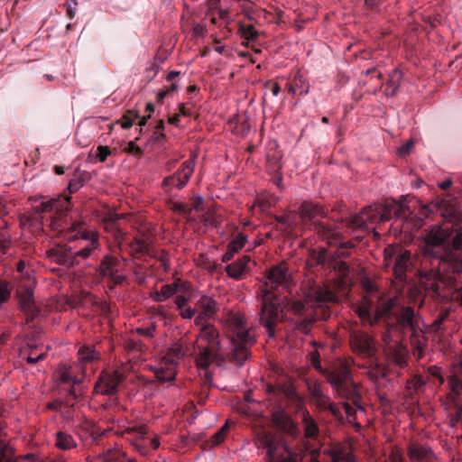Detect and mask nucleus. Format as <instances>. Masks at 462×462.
Wrapping results in <instances>:
<instances>
[{"label":"nucleus","mask_w":462,"mask_h":462,"mask_svg":"<svg viewBox=\"0 0 462 462\" xmlns=\"http://www.w3.org/2000/svg\"><path fill=\"white\" fill-rule=\"evenodd\" d=\"M55 445L62 450H69L77 447L73 436L68 432L60 430L55 433Z\"/></svg>","instance_id":"33"},{"label":"nucleus","mask_w":462,"mask_h":462,"mask_svg":"<svg viewBox=\"0 0 462 462\" xmlns=\"http://www.w3.org/2000/svg\"><path fill=\"white\" fill-rule=\"evenodd\" d=\"M308 296L314 303L312 310L300 300H291L287 303L288 310L300 317L294 328L304 334L309 333L315 321L329 319L331 311L328 304L336 301V295L332 291L319 285L313 286Z\"/></svg>","instance_id":"3"},{"label":"nucleus","mask_w":462,"mask_h":462,"mask_svg":"<svg viewBox=\"0 0 462 462\" xmlns=\"http://www.w3.org/2000/svg\"><path fill=\"white\" fill-rule=\"evenodd\" d=\"M267 280V284H271L272 287L273 285L287 286L291 280L288 264L282 262L278 265L272 266L268 271Z\"/></svg>","instance_id":"21"},{"label":"nucleus","mask_w":462,"mask_h":462,"mask_svg":"<svg viewBox=\"0 0 462 462\" xmlns=\"http://www.w3.org/2000/svg\"><path fill=\"white\" fill-rule=\"evenodd\" d=\"M279 306L280 300L277 293L270 290L263 291L259 305V322L267 328L269 337H274L275 326L280 319Z\"/></svg>","instance_id":"7"},{"label":"nucleus","mask_w":462,"mask_h":462,"mask_svg":"<svg viewBox=\"0 0 462 462\" xmlns=\"http://www.w3.org/2000/svg\"><path fill=\"white\" fill-rule=\"evenodd\" d=\"M384 351L389 360L400 368L407 365L408 350L402 341L393 339L390 334L383 335Z\"/></svg>","instance_id":"13"},{"label":"nucleus","mask_w":462,"mask_h":462,"mask_svg":"<svg viewBox=\"0 0 462 462\" xmlns=\"http://www.w3.org/2000/svg\"><path fill=\"white\" fill-rule=\"evenodd\" d=\"M447 422L451 428H456L458 423L462 422V404L460 401H457L456 398L453 402L446 406Z\"/></svg>","instance_id":"29"},{"label":"nucleus","mask_w":462,"mask_h":462,"mask_svg":"<svg viewBox=\"0 0 462 462\" xmlns=\"http://www.w3.org/2000/svg\"><path fill=\"white\" fill-rule=\"evenodd\" d=\"M197 339L203 340L208 346L221 348L219 332L215 325L200 328Z\"/></svg>","instance_id":"27"},{"label":"nucleus","mask_w":462,"mask_h":462,"mask_svg":"<svg viewBox=\"0 0 462 462\" xmlns=\"http://www.w3.org/2000/svg\"><path fill=\"white\" fill-rule=\"evenodd\" d=\"M209 319H214L213 318H208V316H205L202 313H199L197 317L195 318V325L197 327L203 328L205 326H214L213 324H210L208 322Z\"/></svg>","instance_id":"61"},{"label":"nucleus","mask_w":462,"mask_h":462,"mask_svg":"<svg viewBox=\"0 0 462 462\" xmlns=\"http://www.w3.org/2000/svg\"><path fill=\"white\" fill-rule=\"evenodd\" d=\"M442 216L447 223L434 225L424 231L423 259L416 275L432 298L462 306V282L447 281L441 273L442 265L455 259L454 252L462 250V227L459 226L462 210L447 202Z\"/></svg>","instance_id":"1"},{"label":"nucleus","mask_w":462,"mask_h":462,"mask_svg":"<svg viewBox=\"0 0 462 462\" xmlns=\"http://www.w3.org/2000/svg\"><path fill=\"white\" fill-rule=\"evenodd\" d=\"M157 326L155 323H152L146 328H136V333L138 335H142L147 338H152L154 337V332L156 331Z\"/></svg>","instance_id":"54"},{"label":"nucleus","mask_w":462,"mask_h":462,"mask_svg":"<svg viewBox=\"0 0 462 462\" xmlns=\"http://www.w3.org/2000/svg\"><path fill=\"white\" fill-rule=\"evenodd\" d=\"M138 139L139 138H136L135 141L127 143L125 147L124 148V152L127 154H134L137 157L142 156L143 154V151L135 143Z\"/></svg>","instance_id":"51"},{"label":"nucleus","mask_w":462,"mask_h":462,"mask_svg":"<svg viewBox=\"0 0 462 462\" xmlns=\"http://www.w3.org/2000/svg\"><path fill=\"white\" fill-rule=\"evenodd\" d=\"M110 154H111V150L108 148V146H105V145L97 146L96 157L101 162H105L107 156H109Z\"/></svg>","instance_id":"60"},{"label":"nucleus","mask_w":462,"mask_h":462,"mask_svg":"<svg viewBox=\"0 0 462 462\" xmlns=\"http://www.w3.org/2000/svg\"><path fill=\"white\" fill-rule=\"evenodd\" d=\"M246 236L243 234H238L233 240H231L227 245L230 251L237 253L243 249L245 245Z\"/></svg>","instance_id":"46"},{"label":"nucleus","mask_w":462,"mask_h":462,"mask_svg":"<svg viewBox=\"0 0 462 462\" xmlns=\"http://www.w3.org/2000/svg\"><path fill=\"white\" fill-rule=\"evenodd\" d=\"M299 214L300 219L304 223H308L310 221L312 228L314 229V223H318L319 221H314L313 218L317 217H326V214L324 209L316 203L311 201H303L300 207Z\"/></svg>","instance_id":"23"},{"label":"nucleus","mask_w":462,"mask_h":462,"mask_svg":"<svg viewBox=\"0 0 462 462\" xmlns=\"http://www.w3.org/2000/svg\"><path fill=\"white\" fill-rule=\"evenodd\" d=\"M308 390L312 398L323 397L321 383L318 381L308 382Z\"/></svg>","instance_id":"49"},{"label":"nucleus","mask_w":462,"mask_h":462,"mask_svg":"<svg viewBox=\"0 0 462 462\" xmlns=\"http://www.w3.org/2000/svg\"><path fill=\"white\" fill-rule=\"evenodd\" d=\"M304 433L308 438L317 437L319 434L318 425L314 423L312 420H309L307 424H305Z\"/></svg>","instance_id":"56"},{"label":"nucleus","mask_w":462,"mask_h":462,"mask_svg":"<svg viewBox=\"0 0 462 462\" xmlns=\"http://www.w3.org/2000/svg\"><path fill=\"white\" fill-rule=\"evenodd\" d=\"M130 254L138 260L147 261V258H157L165 272L170 269L169 255L164 250L155 251L149 240L144 237H134L127 243Z\"/></svg>","instance_id":"10"},{"label":"nucleus","mask_w":462,"mask_h":462,"mask_svg":"<svg viewBox=\"0 0 462 462\" xmlns=\"http://www.w3.org/2000/svg\"><path fill=\"white\" fill-rule=\"evenodd\" d=\"M386 323V331L384 334H390L393 331H415L421 328L420 317L414 312L411 307H402L401 310L394 311L389 317L383 318Z\"/></svg>","instance_id":"8"},{"label":"nucleus","mask_w":462,"mask_h":462,"mask_svg":"<svg viewBox=\"0 0 462 462\" xmlns=\"http://www.w3.org/2000/svg\"><path fill=\"white\" fill-rule=\"evenodd\" d=\"M328 410L331 412V414L335 418H337L340 420L343 418L341 409L339 406H337L332 402H328Z\"/></svg>","instance_id":"63"},{"label":"nucleus","mask_w":462,"mask_h":462,"mask_svg":"<svg viewBox=\"0 0 462 462\" xmlns=\"http://www.w3.org/2000/svg\"><path fill=\"white\" fill-rule=\"evenodd\" d=\"M49 257L52 262L62 266L71 267L80 263V260H75L72 249L66 246L53 247L50 251Z\"/></svg>","instance_id":"20"},{"label":"nucleus","mask_w":462,"mask_h":462,"mask_svg":"<svg viewBox=\"0 0 462 462\" xmlns=\"http://www.w3.org/2000/svg\"><path fill=\"white\" fill-rule=\"evenodd\" d=\"M89 175L87 171L77 172L74 177L69 181L68 190L74 193L84 186V183L88 180Z\"/></svg>","instance_id":"38"},{"label":"nucleus","mask_w":462,"mask_h":462,"mask_svg":"<svg viewBox=\"0 0 462 462\" xmlns=\"http://www.w3.org/2000/svg\"><path fill=\"white\" fill-rule=\"evenodd\" d=\"M106 226L107 229L112 230L114 236L119 245H122L125 242V234L116 226V222L114 219L107 221L106 223Z\"/></svg>","instance_id":"44"},{"label":"nucleus","mask_w":462,"mask_h":462,"mask_svg":"<svg viewBox=\"0 0 462 462\" xmlns=\"http://www.w3.org/2000/svg\"><path fill=\"white\" fill-rule=\"evenodd\" d=\"M385 259H393L394 256L393 263V275L395 279L402 282L406 281V273L412 266L411 253L408 250L395 252L393 248L384 250Z\"/></svg>","instance_id":"12"},{"label":"nucleus","mask_w":462,"mask_h":462,"mask_svg":"<svg viewBox=\"0 0 462 462\" xmlns=\"http://www.w3.org/2000/svg\"><path fill=\"white\" fill-rule=\"evenodd\" d=\"M411 351L416 359L420 360L425 355L427 349L428 338L422 328L411 331Z\"/></svg>","instance_id":"24"},{"label":"nucleus","mask_w":462,"mask_h":462,"mask_svg":"<svg viewBox=\"0 0 462 462\" xmlns=\"http://www.w3.org/2000/svg\"><path fill=\"white\" fill-rule=\"evenodd\" d=\"M177 292V285L175 283H166L161 287L159 291L152 293V298L156 302H162Z\"/></svg>","instance_id":"34"},{"label":"nucleus","mask_w":462,"mask_h":462,"mask_svg":"<svg viewBox=\"0 0 462 462\" xmlns=\"http://www.w3.org/2000/svg\"><path fill=\"white\" fill-rule=\"evenodd\" d=\"M403 79L402 71L400 69H393L389 73L388 81L385 84H382L381 88L385 97H395L398 90L400 89L402 81Z\"/></svg>","instance_id":"26"},{"label":"nucleus","mask_w":462,"mask_h":462,"mask_svg":"<svg viewBox=\"0 0 462 462\" xmlns=\"http://www.w3.org/2000/svg\"><path fill=\"white\" fill-rule=\"evenodd\" d=\"M80 430H82L86 434H89L94 436L96 434V425L92 420H88L84 419L79 424Z\"/></svg>","instance_id":"58"},{"label":"nucleus","mask_w":462,"mask_h":462,"mask_svg":"<svg viewBox=\"0 0 462 462\" xmlns=\"http://www.w3.org/2000/svg\"><path fill=\"white\" fill-rule=\"evenodd\" d=\"M238 32L241 38L246 41H256L259 36V32L252 25L241 23Z\"/></svg>","instance_id":"39"},{"label":"nucleus","mask_w":462,"mask_h":462,"mask_svg":"<svg viewBox=\"0 0 462 462\" xmlns=\"http://www.w3.org/2000/svg\"><path fill=\"white\" fill-rule=\"evenodd\" d=\"M407 455L411 462H432L433 458L432 449L417 442L408 444Z\"/></svg>","instance_id":"22"},{"label":"nucleus","mask_w":462,"mask_h":462,"mask_svg":"<svg viewBox=\"0 0 462 462\" xmlns=\"http://www.w3.org/2000/svg\"><path fill=\"white\" fill-rule=\"evenodd\" d=\"M120 262L116 256L106 255L97 267V273L102 277L115 275L119 272Z\"/></svg>","instance_id":"28"},{"label":"nucleus","mask_w":462,"mask_h":462,"mask_svg":"<svg viewBox=\"0 0 462 462\" xmlns=\"http://www.w3.org/2000/svg\"><path fill=\"white\" fill-rule=\"evenodd\" d=\"M156 379L160 383L174 381L176 378V371L174 368H160L155 374Z\"/></svg>","instance_id":"40"},{"label":"nucleus","mask_w":462,"mask_h":462,"mask_svg":"<svg viewBox=\"0 0 462 462\" xmlns=\"http://www.w3.org/2000/svg\"><path fill=\"white\" fill-rule=\"evenodd\" d=\"M164 131V122L163 120H159L153 134L150 136V143H161L163 140L166 139V134L163 133Z\"/></svg>","instance_id":"43"},{"label":"nucleus","mask_w":462,"mask_h":462,"mask_svg":"<svg viewBox=\"0 0 462 462\" xmlns=\"http://www.w3.org/2000/svg\"><path fill=\"white\" fill-rule=\"evenodd\" d=\"M78 358H79L81 362L91 363L94 360L99 359V353L96 351L93 346L84 345L78 350Z\"/></svg>","instance_id":"35"},{"label":"nucleus","mask_w":462,"mask_h":462,"mask_svg":"<svg viewBox=\"0 0 462 462\" xmlns=\"http://www.w3.org/2000/svg\"><path fill=\"white\" fill-rule=\"evenodd\" d=\"M77 399L76 391L74 388H70L68 391L67 397L64 401L57 402L56 403L51 405V408H56L58 406L65 405L66 407H73L74 401Z\"/></svg>","instance_id":"47"},{"label":"nucleus","mask_w":462,"mask_h":462,"mask_svg":"<svg viewBox=\"0 0 462 462\" xmlns=\"http://www.w3.org/2000/svg\"><path fill=\"white\" fill-rule=\"evenodd\" d=\"M375 211L372 207L364 208L359 214L348 219L347 224L352 228H364L366 222L373 221Z\"/></svg>","instance_id":"30"},{"label":"nucleus","mask_w":462,"mask_h":462,"mask_svg":"<svg viewBox=\"0 0 462 462\" xmlns=\"http://www.w3.org/2000/svg\"><path fill=\"white\" fill-rule=\"evenodd\" d=\"M199 313L208 316V318L215 319L217 312V302L209 296H202L197 302Z\"/></svg>","instance_id":"32"},{"label":"nucleus","mask_w":462,"mask_h":462,"mask_svg":"<svg viewBox=\"0 0 462 462\" xmlns=\"http://www.w3.org/2000/svg\"><path fill=\"white\" fill-rule=\"evenodd\" d=\"M124 379V374L117 370L103 372L95 384V392L102 395L112 396L116 393L118 386Z\"/></svg>","instance_id":"14"},{"label":"nucleus","mask_w":462,"mask_h":462,"mask_svg":"<svg viewBox=\"0 0 462 462\" xmlns=\"http://www.w3.org/2000/svg\"><path fill=\"white\" fill-rule=\"evenodd\" d=\"M139 115L137 112L134 110H127L125 115L122 116L120 120L116 123L122 125L124 129H128L132 125H134L135 120L139 118Z\"/></svg>","instance_id":"41"},{"label":"nucleus","mask_w":462,"mask_h":462,"mask_svg":"<svg viewBox=\"0 0 462 462\" xmlns=\"http://www.w3.org/2000/svg\"><path fill=\"white\" fill-rule=\"evenodd\" d=\"M225 324L232 344L228 360L241 367L251 356L250 348L256 342L255 336L247 328L245 315L241 312L227 313Z\"/></svg>","instance_id":"4"},{"label":"nucleus","mask_w":462,"mask_h":462,"mask_svg":"<svg viewBox=\"0 0 462 462\" xmlns=\"http://www.w3.org/2000/svg\"><path fill=\"white\" fill-rule=\"evenodd\" d=\"M11 297V287L8 282L0 281V308L7 302Z\"/></svg>","instance_id":"48"},{"label":"nucleus","mask_w":462,"mask_h":462,"mask_svg":"<svg viewBox=\"0 0 462 462\" xmlns=\"http://www.w3.org/2000/svg\"><path fill=\"white\" fill-rule=\"evenodd\" d=\"M314 232L317 233L320 239L327 242L329 247H337L336 256H349L347 250L353 248L354 245L350 241H343V236L338 227L329 223L318 222L314 223Z\"/></svg>","instance_id":"9"},{"label":"nucleus","mask_w":462,"mask_h":462,"mask_svg":"<svg viewBox=\"0 0 462 462\" xmlns=\"http://www.w3.org/2000/svg\"><path fill=\"white\" fill-rule=\"evenodd\" d=\"M403 201H404V199L402 198V200H401L397 203H393V217H395L397 218H402V217H406L407 211L409 209Z\"/></svg>","instance_id":"50"},{"label":"nucleus","mask_w":462,"mask_h":462,"mask_svg":"<svg viewBox=\"0 0 462 462\" xmlns=\"http://www.w3.org/2000/svg\"><path fill=\"white\" fill-rule=\"evenodd\" d=\"M255 444L258 448L266 449L265 462H298L297 454L272 432H257Z\"/></svg>","instance_id":"6"},{"label":"nucleus","mask_w":462,"mask_h":462,"mask_svg":"<svg viewBox=\"0 0 462 462\" xmlns=\"http://www.w3.org/2000/svg\"><path fill=\"white\" fill-rule=\"evenodd\" d=\"M58 380H60V383L71 384L72 385L71 389H72V387L74 388V386L76 384H79L81 383L80 379L76 378V376H74L72 374V373L69 369H65V370L61 371V373L60 374V378H58Z\"/></svg>","instance_id":"45"},{"label":"nucleus","mask_w":462,"mask_h":462,"mask_svg":"<svg viewBox=\"0 0 462 462\" xmlns=\"http://www.w3.org/2000/svg\"><path fill=\"white\" fill-rule=\"evenodd\" d=\"M322 453L328 455L331 462H354L353 454L343 448H327ZM320 454L321 450L319 448H314L305 457L304 462H321L319 459Z\"/></svg>","instance_id":"17"},{"label":"nucleus","mask_w":462,"mask_h":462,"mask_svg":"<svg viewBox=\"0 0 462 462\" xmlns=\"http://www.w3.org/2000/svg\"><path fill=\"white\" fill-rule=\"evenodd\" d=\"M195 170V162L187 160L180 165L177 172L167 176L162 180V188L166 192H170L172 189H183L189 180L190 176Z\"/></svg>","instance_id":"11"},{"label":"nucleus","mask_w":462,"mask_h":462,"mask_svg":"<svg viewBox=\"0 0 462 462\" xmlns=\"http://www.w3.org/2000/svg\"><path fill=\"white\" fill-rule=\"evenodd\" d=\"M385 0H365V6L366 9L379 14L381 13V5Z\"/></svg>","instance_id":"57"},{"label":"nucleus","mask_w":462,"mask_h":462,"mask_svg":"<svg viewBox=\"0 0 462 462\" xmlns=\"http://www.w3.org/2000/svg\"><path fill=\"white\" fill-rule=\"evenodd\" d=\"M312 258L316 261L317 264L323 265L326 262V249H322L319 253H313Z\"/></svg>","instance_id":"64"},{"label":"nucleus","mask_w":462,"mask_h":462,"mask_svg":"<svg viewBox=\"0 0 462 462\" xmlns=\"http://www.w3.org/2000/svg\"><path fill=\"white\" fill-rule=\"evenodd\" d=\"M10 448L6 444H0V462H13L9 457Z\"/></svg>","instance_id":"62"},{"label":"nucleus","mask_w":462,"mask_h":462,"mask_svg":"<svg viewBox=\"0 0 462 462\" xmlns=\"http://www.w3.org/2000/svg\"><path fill=\"white\" fill-rule=\"evenodd\" d=\"M398 201L396 200H391L389 202H385V204L383 205V211L381 213V221L384 222V221H389L392 219L393 217V203H397Z\"/></svg>","instance_id":"52"},{"label":"nucleus","mask_w":462,"mask_h":462,"mask_svg":"<svg viewBox=\"0 0 462 462\" xmlns=\"http://www.w3.org/2000/svg\"><path fill=\"white\" fill-rule=\"evenodd\" d=\"M219 347H213L208 346H197L196 364L199 369H208L210 365L217 363L220 365L225 361V357L220 353Z\"/></svg>","instance_id":"16"},{"label":"nucleus","mask_w":462,"mask_h":462,"mask_svg":"<svg viewBox=\"0 0 462 462\" xmlns=\"http://www.w3.org/2000/svg\"><path fill=\"white\" fill-rule=\"evenodd\" d=\"M227 430H228V424H226L221 429H219L217 430V432H216L213 435V437H211V442H213V444H215V445L221 444L222 441L225 440V436H226V433L227 432Z\"/></svg>","instance_id":"55"},{"label":"nucleus","mask_w":462,"mask_h":462,"mask_svg":"<svg viewBox=\"0 0 462 462\" xmlns=\"http://www.w3.org/2000/svg\"><path fill=\"white\" fill-rule=\"evenodd\" d=\"M448 385H449L450 393L448 394V399L449 402H453V399L456 398L457 401H459V396L462 392V379L457 375H453L448 381Z\"/></svg>","instance_id":"37"},{"label":"nucleus","mask_w":462,"mask_h":462,"mask_svg":"<svg viewBox=\"0 0 462 462\" xmlns=\"http://www.w3.org/2000/svg\"><path fill=\"white\" fill-rule=\"evenodd\" d=\"M37 347L34 346H30V351H29V356H27L26 357V362L29 363V364H35L41 360H44L45 359V352H42V353H40L39 355H36L35 354V351H36Z\"/></svg>","instance_id":"53"},{"label":"nucleus","mask_w":462,"mask_h":462,"mask_svg":"<svg viewBox=\"0 0 462 462\" xmlns=\"http://www.w3.org/2000/svg\"><path fill=\"white\" fill-rule=\"evenodd\" d=\"M32 210L35 214L34 219H42V213L55 211L58 217L51 218V228L54 231L63 233L68 240L79 239V250L73 252L75 260L79 258H88L94 254L95 251L99 248L98 236L92 231L84 228L85 223L80 220H75L71 224H68L61 219L63 212L68 210L69 199L64 200H42V199H32Z\"/></svg>","instance_id":"2"},{"label":"nucleus","mask_w":462,"mask_h":462,"mask_svg":"<svg viewBox=\"0 0 462 462\" xmlns=\"http://www.w3.org/2000/svg\"><path fill=\"white\" fill-rule=\"evenodd\" d=\"M282 153L279 150V144L276 142H271L268 144V152L266 154L267 171L279 172L282 169L281 160Z\"/></svg>","instance_id":"25"},{"label":"nucleus","mask_w":462,"mask_h":462,"mask_svg":"<svg viewBox=\"0 0 462 462\" xmlns=\"http://www.w3.org/2000/svg\"><path fill=\"white\" fill-rule=\"evenodd\" d=\"M188 348L182 343L177 342L171 346L166 355V359L173 363L176 360L183 358L187 355Z\"/></svg>","instance_id":"36"},{"label":"nucleus","mask_w":462,"mask_h":462,"mask_svg":"<svg viewBox=\"0 0 462 462\" xmlns=\"http://www.w3.org/2000/svg\"><path fill=\"white\" fill-rule=\"evenodd\" d=\"M450 314V310L448 309L442 310L439 313H438L434 321L432 322L431 328L434 332L442 331L443 323L447 320L448 315Z\"/></svg>","instance_id":"42"},{"label":"nucleus","mask_w":462,"mask_h":462,"mask_svg":"<svg viewBox=\"0 0 462 462\" xmlns=\"http://www.w3.org/2000/svg\"><path fill=\"white\" fill-rule=\"evenodd\" d=\"M349 341L352 351L364 357H372L376 351L372 337L361 330H353Z\"/></svg>","instance_id":"15"},{"label":"nucleus","mask_w":462,"mask_h":462,"mask_svg":"<svg viewBox=\"0 0 462 462\" xmlns=\"http://www.w3.org/2000/svg\"><path fill=\"white\" fill-rule=\"evenodd\" d=\"M368 377H370L372 381L376 382L380 378L386 377V371L380 366H376V368H374L368 372Z\"/></svg>","instance_id":"59"},{"label":"nucleus","mask_w":462,"mask_h":462,"mask_svg":"<svg viewBox=\"0 0 462 462\" xmlns=\"http://www.w3.org/2000/svg\"><path fill=\"white\" fill-rule=\"evenodd\" d=\"M249 262V256H241L236 262L226 266L227 275L233 279L239 280L242 274L245 273Z\"/></svg>","instance_id":"31"},{"label":"nucleus","mask_w":462,"mask_h":462,"mask_svg":"<svg viewBox=\"0 0 462 462\" xmlns=\"http://www.w3.org/2000/svg\"><path fill=\"white\" fill-rule=\"evenodd\" d=\"M393 307H394V302L392 300H386L376 308L374 315L372 316L369 309L365 306H362L358 309V315L361 319L370 322L371 325H374L379 323L383 318L389 317L392 313Z\"/></svg>","instance_id":"18"},{"label":"nucleus","mask_w":462,"mask_h":462,"mask_svg":"<svg viewBox=\"0 0 462 462\" xmlns=\"http://www.w3.org/2000/svg\"><path fill=\"white\" fill-rule=\"evenodd\" d=\"M311 365L328 379V382L337 392L340 398L351 401L352 404L362 408V395L358 384L352 380L351 368L346 362H340L334 369H323L320 363V355L313 351L310 355Z\"/></svg>","instance_id":"5"},{"label":"nucleus","mask_w":462,"mask_h":462,"mask_svg":"<svg viewBox=\"0 0 462 462\" xmlns=\"http://www.w3.org/2000/svg\"><path fill=\"white\" fill-rule=\"evenodd\" d=\"M273 424L283 433L289 436L296 437L299 434V429L291 416L282 410L274 411L272 414Z\"/></svg>","instance_id":"19"}]
</instances>
